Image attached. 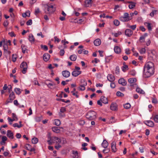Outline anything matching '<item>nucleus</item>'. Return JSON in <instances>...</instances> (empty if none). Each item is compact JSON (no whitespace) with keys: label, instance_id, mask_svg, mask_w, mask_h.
<instances>
[{"label":"nucleus","instance_id":"f257e3e1","mask_svg":"<svg viewBox=\"0 0 158 158\" xmlns=\"http://www.w3.org/2000/svg\"><path fill=\"white\" fill-rule=\"evenodd\" d=\"M154 64L152 62H148L145 64L143 74L144 77H148L154 73Z\"/></svg>","mask_w":158,"mask_h":158},{"label":"nucleus","instance_id":"f03ea898","mask_svg":"<svg viewBox=\"0 0 158 158\" xmlns=\"http://www.w3.org/2000/svg\"><path fill=\"white\" fill-rule=\"evenodd\" d=\"M96 113L93 110L88 112L86 115L87 119L89 120H94L96 118Z\"/></svg>","mask_w":158,"mask_h":158},{"label":"nucleus","instance_id":"7ed1b4c3","mask_svg":"<svg viewBox=\"0 0 158 158\" xmlns=\"http://www.w3.org/2000/svg\"><path fill=\"white\" fill-rule=\"evenodd\" d=\"M45 8L47 9L48 11L47 13L49 14L54 12L56 10L55 8L54 7L53 5H46Z\"/></svg>","mask_w":158,"mask_h":158},{"label":"nucleus","instance_id":"20e7f679","mask_svg":"<svg viewBox=\"0 0 158 158\" xmlns=\"http://www.w3.org/2000/svg\"><path fill=\"white\" fill-rule=\"evenodd\" d=\"M20 67L23 69L22 72L23 74H25L26 73L27 68V63L24 62H23L20 65Z\"/></svg>","mask_w":158,"mask_h":158},{"label":"nucleus","instance_id":"39448f33","mask_svg":"<svg viewBox=\"0 0 158 158\" xmlns=\"http://www.w3.org/2000/svg\"><path fill=\"white\" fill-rule=\"evenodd\" d=\"M15 95L14 92L12 91L10 94L9 97V99L7 100V103L11 102L15 98Z\"/></svg>","mask_w":158,"mask_h":158},{"label":"nucleus","instance_id":"423d86ee","mask_svg":"<svg viewBox=\"0 0 158 158\" xmlns=\"http://www.w3.org/2000/svg\"><path fill=\"white\" fill-rule=\"evenodd\" d=\"M92 0H86L85 1L84 5L85 7H89L92 6Z\"/></svg>","mask_w":158,"mask_h":158},{"label":"nucleus","instance_id":"0eeeda50","mask_svg":"<svg viewBox=\"0 0 158 158\" xmlns=\"http://www.w3.org/2000/svg\"><path fill=\"white\" fill-rule=\"evenodd\" d=\"M118 83L123 86H125L127 85V81L123 78L120 79L118 81Z\"/></svg>","mask_w":158,"mask_h":158},{"label":"nucleus","instance_id":"6e6552de","mask_svg":"<svg viewBox=\"0 0 158 158\" xmlns=\"http://www.w3.org/2000/svg\"><path fill=\"white\" fill-rule=\"evenodd\" d=\"M107 79L110 81H114L115 80L114 76L111 74H109L107 76Z\"/></svg>","mask_w":158,"mask_h":158},{"label":"nucleus","instance_id":"1a4fd4ad","mask_svg":"<svg viewBox=\"0 0 158 158\" xmlns=\"http://www.w3.org/2000/svg\"><path fill=\"white\" fill-rule=\"evenodd\" d=\"M133 33V31L130 29H127L125 31V34L128 37L131 36L132 35Z\"/></svg>","mask_w":158,"mask_h":158},{"label":"nucleus","instance_id":"9d476101","mask_svg":"<svg viewBox=\"0 0 158 158\" xmlns=\"http://www.w3.org/2000/svg\"><path fill=\"white\" fill-rule=\"evenodd\" d=\"M110 108L112 110H117L118 109V105L116 103H112L110 106Z\"/></svg>","mask_w":158,"mask_h":158},{"label":"nucleus","instance_id":"9b49d317","mask_svg":"<svg viewBox=\"0 0 158 158\" xmlns=\"http://www.w3.org/2000/svg\"><path fill=\"white\" fill-rule=\"evenodd\" d=\"M111 148L112 151L113 152H115L117 151V149L116 148V143L114 142H113L111 143Z\"/></svg>","mask_w":158,"mask_h":158},{"label":"nucleus","instance_id":"f8f14e48","mask_svg":"<svg viewBox=\"0 0 158 158\" xmlns=\"http://www.w3.org/2000/svg\"><path fill=\"white\" fill-rule=\"evenodd\" d=\"M81 73V71H77L74 70L72 73L73 76L76 77L80 74Z\"/></svg>","mask_w":158,"mask_h":158},{"label":"nucleus","instance_id":"ddd939ff","mask_svg":"<svg viewBox=\"0 0 158 158\" xmlns=\"http://www.w3.org/2000/svg\"><path fill=\"white\" fill-rule=\"evenodd\" d=\"M62 75L65 77H68L70 75V73L67 70L63 71L62 72Z\"/></svg>","mask_w":158,"mask_h":158},{"label":"nucleus","instance_id":"4468645a","mask_svg":"<svg viewBox=\"0 0 158 158\" xmlns=\"http://www.w3.org/2000/svg\"><path fill=\"white\" fill-rule=\"evenodd\" d=\"M50 56V55L48 53L44 54L43 56L44 60L45 61H47L49 59Z\"/></svg>","mask_w":158,"mask_h":158},{"label":"nucleus","instance_id":"2eb2a0df","mask_svg":"<svg viewBox=\"0 0 158 158\" xmlns=\"http://www.w3.org/2000/svg\"><path fill=\"white\" fill-rule=\"evenodd\" d=\"M6 135L10 138L11 139H14V134L10 130H9L7 131Z\"/></svg>","mask_w":158,"mask_h":158},{"label":"nucleus","instance_id":"dca6fc26","mask_svg":"<svg viewBox=\"0 0 158 158\" xmlns=\"http://www.w3.org/2000/svg\"><path fill=\"white\" fill-rule=\"evenodd\" d=\"M145 124L147 126L150 127H153L154 125V123L151 120L146 121Z\"/></svg>","mask_w":158,"mask_h":158},{"label":"nucleus","instance_id":"f3484780","mask_svg":"<svg viewBox=\"0 0 158 158\" xmlns=\"http://www.w3.org/2000/svg\"><path fill=\"white\" fill-rule=\"evenodd\" d=\"M102 102L104 104H107L108 103L107 99L106 98L103 96H102L100 98Z\"/></svg>","mask_w":158,"mask_h":158},{"label":"nucleus","instance_id":"a211bd4d","mask_svg":"<svg viewBox=\"0 0 158 158\" xmlns=\"http://www.w3.org/2000/svg\"><path fill=\"white\" fill-rule=\"evenodd\" d=\"M94 43L95 46H98L100 45L101 41L100 39H97L94 41Z\"/></svg>","mask_w":158,"mask_h":158},{"label":"nucleus","instance_id":"6ab92c4d","mask_svg":"<svg viewBox=\"0 0 158 158\" xmlns=\"http://www.w3.org/2000/svg\"><path fill=\"white\" fill-rule=\"evenodd\" d=\"M102 145L104 148H106L108 146V143L106 139H104L102 143Z\"/></svg>","mask_w":158,"mask_h":158},{"label":"nucleus","instance_id":"aec40b11","mask_svg":"<svg viewBox=\"0 0 158 158\" xmlns=\"http://www.w3.org/2000/svg\"><path fill=\"white\" fill-rule=\"evenodd\" d=\"M114 52L117 54L120 53L121 52V49L120 48L117 46L114 47Z\"/></svg>","mask_w":158,"mask_h":158},{"label":"nucleus","instance_id":"412c9836","mask_svg":"<svg viewBox=\"0 0 158 158\" xmlns=\"http://www.w3.org/2000/svg\"><path fill=\"white\" fill-rule=\"evenodd\" d=\"M22 90L19 88H15L14 89V91L18 95H19L21 93Z\"/></svg>","mask_w":158,"mask_h":158},{"label":"nucleus","instance_id":"4be33fe9","mask_svg":"<svg viewBox=\"0 0 158 158\" xmlns=\"http://www.w3.org/2000/svg\"><path fill=\"white\" fill-rule=\"evenodd\" d=\"M29 40L31 43L34 41L35 38L33 35L32 34H30L29 35Z\"/></svg>","mask_w":158,"mask_h":158},{"label":"nucleus","instance_id":"5701e85b","mask_svg":"<svg viewBox=\"0 0 158 158\" xmlns=\"http://www.w3.org/2000/svg\"><path fill=\"white\" fill-rule=\"evenodd\" d=\"M52 131L56 133H59L60 132V131L58 127H54L52 128Z\"/></svg>","mask_w":158,"mask_h":158},{"label":"nucleus","instance_id":"b1692460","mask_svg":"<svg viewBox=\"0 0 158 158\" xmlns=\"http://www.w3.org/2000/svg\"><path fill=\"white\" fill-rule=\"evenodd\" d=\"M22 15L24 18H25L26 16L30 17V11L28 10L26 12L23 13Z\"/></svg>","mask_w":158,"mask_h":158},{"label":"nucleus","instance_id":"393cba45","mask_svg":"<svg viewBox=\"0 0 158 158\" xmlns=\"http://www.w3.org/2000/svg\"><path fill=\"white\" fill-rule=\"evenodd\" d=\"M136 79L135 78H130L128 80V82L131 84L135 83L136 82Z\"/></svg>","mask_w":158,"mask_h":158},{"label":"nucleus","instance_id":"a878e982","mask_svg":"<svg viewBox=\"0 0 158 158\" xmlns=\"http://www.w3.org/2000/svg\"><path fill=\"white\" fill-rule=\"evenodd\" d=\"M77 58V56L75 55H73L70 56L69 57L70 60L73 61H75L76 60Z\"/></svg>","mask_w":158,"mask_h":158},{"label":"nucleus","instance_id":"bb28decb","mask_svg":"<svg viewBox=\"0 0 158 158\" xmlns=\"http://www.w3.org/2000/svg\"><path fill=\"white\" fill-rule=\"evenodd\" d=\"M3 48L5 52L8 51V47L7 44V43H6L5 41H4Z\"/></svg>","mask_w":158,"mask_h":158},{"label":"nucleus","instance_id":"cd10ccee","mask_svg":"<svg viewBox=\"0 0 158 158\" xmlns=\"http://www.w3.org/2000/svg\"><path fill=\"white\" fill-rule=\"evenodd\" d=\"M73 157L75 158H78L79 157V156L78 154V153L77 151H73Z\"/></svg>","mask_w":158,"mask_h":158},{"label":"nucleus","instance_id":"c85d7f7f","mask_svg":"<svg viewBox=\"0 0 158 158\" xmlns=\"http://www.w3.org/2000/svg\"><path fill=\"white\" fill-rule=\"evenodd\" d=\"M144 24L145 25L146 24H147V28L149 31H151L152 30V28L151 27V23H145Z\"/></svg>","mask_w":158,"mask_h":158},{"label":"nucleus","instance_id":"c756f323","mask_svg":"<svg viewBox=\"0 0 158 158\" xmlns=\"http://www.w3.org/2000/svg\"><path fill=\"white\" fill-rule=\"evenodd\" d=\"M80 82L81 84V85L83 86H86L87 85V83L86 81H85V80L83 79H81V80Z\"/></svg>","mask_w":158,"mask_h":158},{"label":"nucleus","instance_id":"7c9ffc66","mask_svg":"<svg viewBox=\"0 0 158 158\" xmlns=\"http://www.w3.org/2000/svg\"><path fill=\"white\" fill-rule=\"evenodd\" d=\"M38 142V139L37 138L34 137L32 139L31 142L33 144H36Z\"/></svg>","mask_w":158,"mask_h":158},{"label":"nucleus","instance_id":"2f4dec72","mask_svg":"<svg viewBox=\"0 0 158 158\" xmlns=\"http://www.w3.org/2000/svg\"><path fill=\"white\" fill-rule=\"evenodd\" d=\"M136 91L137 92L141 94H144L145 93L142 89L139 87L136 88Z\"/></svg>","mask_w":158,"mask_h":158},{"label":"nucleus","instance_id":"473e14b6","mask_svg":"<svg viewBox=\"0 0 158 158\" xmlns=\"http://www.w3.org/2000/svg\"><path fill=\"white\" fill-rule=\"evenodd\" d=\"M119 20L122 22H127L129 21V19H127L125 18L123 16H121L119 18Z\"/></svg>","mask_w":158,"mask_h":158},{"label":"nucleus","instance_id":"72a5a7b5","mask_svg":"<svg viewBox=\"0 0 158 158\" xmlns=\"http://www.w3.org/2000/svg\"><path fill=\"white\" fill-rule=\"evenodd\" d=\"M123 16L127 19H129V20L132 19V17H130L129 16V14L127 13H124Z\"/></svg>","mask_w":158,"mask_h":158},{"label":"nucleus","instance_id":"f704fd0d","mask_svg":"<svg viewBox=\"0 0 158 158\" xmlns=\"http://www.w3.org/2000/svg\"><path fill=\"white\" fill-rule=\"evenodd\" d=\"M21 47L22 52L24 53L25 52V51L27 50V47L24 45L22 44L21 46Z\"/></svg>","mask_w":158,"mask_h":158},{"label":"nucleus","instance_id":"c9c22d12","mask_svg":"<svg viewBox=\"0 0 158 158\" xmlns=\"http://www.w3.org/2000/svg\"><path fill=\"white\" fill-rule=\"evenodd\" d=\"M124 108L127 109L130 108L131 106L130 104L129 103H127L123 105Z\"/></svg>","mask_w":158,"mask_h":158},{"label":"nucleus","instance_id":"e433bc0d","mask_svg":"<svg viewBox=\"0 0 158 158\" xmlns=\"http://www.w3.org/2000/svg\"><path fill=\"white\" fill-rule=\"evenodd\" d=\"M55 122V124L56 125L58 126H59L60 124V121L58 119H55L54 120Z\"/></svg>","mask_w":158,"mask_h":158},{"label":"nucleus","instance_id":"4c0bfd02","mask_svg":"<svg viewBox=\"0 0 158 158\" xmlns=\"http://www.w3.org/2000/svg\"><path fill=\"white\" fill-rule=\"evenodd\" d=\"M127 27L129 28H131L133 30H134L135 29L136 27V25H134L131 26L129 25H128Z\"/></svg>","mask_w":158,"mask_h":158},{"label":"nucleus","instance_id":"58836bf2","mask_svg":"<svg viewBox=\"0 0 158 158\" xmlns=\"http://www.w3.org/2000/svg\"><path fill=\"white\" fill-rule=\"evenodd\" d=\"M113 23L116 26H118L120 24L119 21L117 19H115Z\"/></svg>","mask_w":158,"mask_h":158},{"label":"nucleus","instance_id":"ea45409f","mask_svg":"<svg viewBox=\"0 0 158 158\" xmlns=\"http://www.w3.org/2000/svg\"><path fill=\"white\" fill-rule=\"evenodd\" d=\"M40 47L41 48L43 49L45 51H47L48 50V47L47 46L45 45H43L42 44L41 45Z\"/></svg>","mask_w":158,"mask_h":158},{"label":"nucleus","instance_id":"a19ab883","mask_svg":"<svg viewBox=\"0 0 158 158\" xmlns=\"http://www.w3.org/2000/svg\"><path fill=\"white\" fill-rule=\"evenodd\" d=\"M116 95L118 97H123L124 96V94L120 91H117L116 93Z\"/></svg>","mask_w":158,"mask_h":158},{"label":"nucleus","instance_id":"79ce46f5","mask_svg":"<svg viewBox=\"0 0 158 158\" xmlns=\"http://www.w3.org/2000/svg\"><path fill=\"white\" fill-rule=\"evenodd\" d=\"M55 139H56V143H58L59 144V143H60L61 142V140L59 138L56 137H55Z\"/></svg>","mask_w":158,"mask_h":158},{"label":"nucleus","instance_id":"37998d69","mask_svg":"<svg viewBox=\"0 0 158 158\" xmlns=\"http://www.w3.org/2000/svg\"><path fill=\"white\" fill-rule=\"evenodd\" d=\"M13 126L14 127H17L19 128L22 127V125L21 124L19 125L17 123H15L13 124Z\"/></svg>","mask_w":158,"mask_h":158},{"label":"nucleus","instance_id":"c03bdc74","mask_svg":"<svg viewBox=\"0 0 158 158\" xmlns=\"http://www.w3.org/2000/svg\"><path fill=\"white\" fill-rule=\"evenodd\" d=\"M16 56H17L16 55H14V54H12V61L13 62H15L16 61V59H17Z\"/></svg>","mask_w":158,"mask_h":158},{"label":"nucleus","instance_id":"a18cd8bd","mask_svg":"<svg viewBox=\"0 0 158 158\" xmlns=\"http://www.w3.org/2000/svg\"><path fill=\"white\" fill-rule=\"evenodd\" d=\"M31 148V145L28 144H26L25 146V148L26 149L30 151Z\"/></svg>","mask_w":158,"mask_h":158},{"label":"nucleus","instance_id":"49530a36","mask_svg":"<svg viewBox=\"0 0 158 158\" xmlns=\"http://www.w3.org/2000/svg\"><path fill=\"white\" fill-rule=\"evenodd\" d=\"M128 68V66L127 65H124L122 68V70L123 72H125L126 69H127Z\"/></svg>","mask_w":158,"mask_h":158},{"label":"nucleus","instance_id":"de8ad7c7","mask_svg":"<svg viewBox=\"0 0 158 158\" xmlns=\"http://www.w3.org/2000/svg\"><path fill=\"white\" fill-rule=\"evenodd\" d=\"M110 123L112 124L116 122V120L114 119V118L113 117H111L110 119Z\"/></svg>","mask_w":158,"mask_h":158},{"label":"nucleus","instance_id":"09e8293b","mask_svg":"<svg viewBox=\"0 0 158 158\" xmlns=\"http://www.w3.org/2000/svg\"><path fill=\"white\" fill-rule=\"evenodd\" d=\"M115 73L116 74H118L119 73V68L118 66H117L115 70Z\"/></svg>","mask_w":158,"mask_h":158},{"label":"nucleus","instance_id":"8fccbe9b","mask_svg":"<svg viewBox=\"0 0 158 158\" xmlns=\"http://www.w3.org/2000/svg\"><path fill=\"white\" fill-rule=\"evenodd\" d=\"M78 88L81 91L84 90L85 89V86H83L81 85H80Z\"/></svg>","mask_w":158,"mask_h":158},{"label":"nucleus","instance_id":"3c124183","mask_svg":"<svg viewBox=\"0 0 158 158\" xmlns=\"http://www.w3.org/2000/svg\"><path fill=\"white\" fill-rule=\"evenodd\" d=\"M135 3L134 2L131 4H130L128 6L130 9H132L134 7H135Z\"/></svg>","mask_w":158,"mask_h":158},{"label":"nucleus","instance_id":"603ef678","mask_svg":"<svg viewBox=\"0 0 158 158\" xmlns=\"http://www.w3.org/2000/svg\"><path fill=\"white\" fill-rule=\"evenodd\" d=\"M66 111V109L64 107H61L60 109V111L61 112L64 113Z\"/></svg>","mask_w":158,"mask_h":158},{"label":"nucleus","instance_id":"864d4df0","mask_svg":"<svg viewBox=\"0 0 158 158\" xmlns=\"http://www.w3.org/2000/svg\"><path fill=\"white\" fill-rule=\"evenodd\" d=\"M146 49L145 48H142L140 50V53L141 54H143L145 53Z\"/></svg>","mask_w":158,"mask_h":158},{"label":"nucleus","instance_id":"5fc2aeb1","mask_svg":"<svg viewBox=\"0 0 158 158\" xmlns=\"http://www.w3.org/2000/svg\"><path fill=\"white\" fill-rule=\"evenodd\" d=\"M153 119H154L155 122L156 123H158V115H155L153 118Z\"/></svg>","mask_w":158,"mask_h":158},{"label":"nucleus","instance_id":"6e6d98bb","mask_svg":"<svg viewBox=\"0 0 158 158\" xmlns=\"http://www.w3.org/2000/svg\"><path fill=\"white\" fill-rule=\"evenodd\" d=\"M136 72L134 70H133L131 71L130 72V74L132 75L133 76H134L136 74Z\"/></svg>","mask_w":158,"mask_h":158},{"label":"nucleus","instance_id":"4d7b16f0","mask_svg":"<svg viewBox=\"0 0 158 158\" xmlns=\"http://www.w3.org/2000/svg\"><path fill=\"white\" fill-rule=\"evenodd\" d=\"M152 54V55H153V53H152V52H151V53L150 54H149L148 55V58H149V59L151 60H152L153 59V56L151 55V54Z\"/></svg>","mask_w":158,"mask_h":158},{"label":"nucleus","instance_id":"13d9d810","mask_svg":"<svg viewBox=\"0 0 158 158\" xmlns=\"http://www.w3.org/2000/svg\"><path fill=\"white\" fill-rule=\"evenodd\" d=\"M59 115L60 117H64L65 116V114L64 113L61 112H59Z\"/></svg>","mask_w":158,"mask_h":158},{"label":"nucleus","instance_id":"bf43d9fd","mask_svg":"<svg viewBox=\"0 0 158 158\" xmlns=\"http://www.w3.org/2000/svg\"><path fill=\"white\" fill-rule=\"evenodd\" d=\"M32 24V21L31 19L29 20L26 23L27 25H30Z\"/></svg>","mask_w":158,"mask_h":158},{"label":"nucleus","instance_id":"052dcab7","mask_svg":"<svg viewBox=\"0 0 158 158\" xmlns=\"http://www.w3.org/2000/svg\"><path fill=\"white\" fill-rule=\"evenodd\" d=\"M110 87L113 89L115 87V85L114 83L112 82L110 85Z\"/></svg>","mask_w":158,"mask_h":158},{"label":"nucleus","instance_id":"680f3d73","mask_svg":"<svg viewBox=\"0 0 158 158\" xmlns=\"http://www.w3.org/2000/svg\"><path fill=\"white\" fill-rule=\"evenodd\" d=\"M156 10H153L152 12L150 13V16L152 17H153L154 16V14L156 13Z\"/></svg>","mask_w":158,"mask_h":158},{"label":"nucleus","instance_id":"e2e57ef3","mask_svg":"<svg viewBox=\"0 0 158 158\" xmlns=\"http://www.w3.org/2000/svg\"><path fill=\"white\" fill-rule=\"evenodd\" d=\"M64 51L63 49L61 50L60 52V55L61 56H63L64 54Z\"/></svg>","mask_w":158,"mask_h":158},{"label":"nucleus","instance_id":"0e129e2a","mask_svg":"<svg viewBox=\"0 0 158 158\" xmlns=\"http://www.w3.org/2000/svg\"><path fill=\"white\" fill-rule=\"evenodd\" d=\"M48 138L50 139L49 140H48L47 142L48 143L49 145H51L52 144L53 142H52V141L51 139V137L50 136L49 137H48Z\"/></svg>","mask_w":158,"mask_h":158},{"label":"nucleus","instance_id":"69168bd1","mask_svg":"<svg viewBox=\"0 0 158 158\" xmlns=\"http://www.w3.org/2000/svg\"><path fill=\"white\" fill-rule=\"evenodd\" d=\"M12 117L13 118L15 119V120H16V121L17 120L18 118L15 114L13 113L12 114Z\"/></svg>","mask_w":158,"mask_h":158},{"label":"nucleus","instance_id":"338daca9","mask_svg":"<svg viewBox=\"0 0 158 158\" xmlns=\"http://www.w3.org/2000/svg\"><path fill=\"white\" fill-rule=\"evenodd\" d=\"M8 34L12 37L13 36L15 37L16 36V35L14 33V32L13 31L9 32Z\"/></svg>","mask_w":158,"mask_h":158},{"label":"nucleus","instance_id":"774afa93","mask_svg":"<svg viewBox=\"0 0 158 158\" xmlns=\"http://www.w3.org/2000/svg\"><path fill=\"white\" fill-rule=\"evenodd\" d=\"M12 86L10 85H9L8 86V92L9 93H10L12 91Z\"/></svg>","mask_w":158,"mask_h":158}]
</instances>
